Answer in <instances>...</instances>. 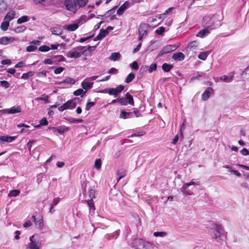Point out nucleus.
Listing matches in <instances>:
<instances>
[{"label":"nucleus","mask_w":249,"mask_h":249,"mask_svg":"<svg viewBox=\"0 0 249 249\" xmlns=\"http://www.w3.org/2000/svg\"><path fill=\"white\" fill-rule=\"evenodd\" d=\"M222 17L220 15L214 14L212 16H205L203 18L202 23L206 27H210L213 26L221 25L220 22Z\"/></svg>","instance_id":"1"},{"label":"nucleus","mask_w":249,"mask_h":249,"mask_svg":"<svg viewBox=\"0 0 249 249\" xmlns=\"http://www.w3.org/2000/svg\"><path fill=\"white\" fill-rule=\"evenodd\" d=\"M216 229L213 231V238L217 242H221L226 238L227 233L224 231L221 225H215Z\"/></svg>","instance_id":"2"},{"label":"nucleus","mask_w":249,"mask_h":249,"mask_svg":"<svg viewBox=\"0 0 249 249\" xmlns=\"http://www.w3.org/2000/svg\"><path fill=\"white\" fill-rule=\"evenodd\" d=\"M132 247L135 249H153L152 244L142 239H135L133 242Z\"/></svg>","instance_id":"3"},{"label":"nucleus","mask_w":249,"mask_h":249,"mask_svg":"<svg viewBox=\"0 0 249 249\" xmlns=\"http://www.w3.org/2000/svg\"><path fill=\"white\" fill-rule=\"evenodd\" d=\"M64 6L65 9L71 13L74 14L77 10V4L76 0H65Z\"/></svg>","instance_id":"4"},{"label":"nucleus","mask_w":249,"mask_h":249,"mask_svg":"<svg viewBox=\"0 0 249 249\" xmlns=\"http://www.w3.org/2000/svg\"><path fill=\"white\" fill-rule=\"evenodd\" d=\"M124 86L123 85H119L116 88H110L109 89H105L103 90L101 92L104 93H108L110 95H113L116 97L124 89Z\"/></svg>","instance_id":"5"},{"label":"nucleus","mask_w":249,"mask_h":249,"mask_svg":"<svg viewBox=\"0 0 249 249\" xmlns=\"http://www.w3.org/2000/svg\"><path fill=\"white\" fill-rule=\"evenodd\" d=\"M119 103L122 106H126L127 104L134 106L133 97L129 92H127L125 94L124 97L119 98Z\"/></svg>","instance_id":"6"},{"label":"nucleus","mask_w":249,"mask_h":249,"mask_svg":"<svg viewBox=\"0 0 249 249\" xmlns=\"http://www.w3.org/2000/svg\"><path fill=\"white\" fill-rule=\"evenodd\" d=\"M76 103L74 102L73 100H68L67 102L64 103L63 105L58 107V109L60 111H63L67 109H73L76 107Z\"/></svg>","instance_id":"7"},{"label":"nucleus","mask_w":249,"mask_h":249,"mask_svg":"<svg viewBox=\"0 0 249 249\" xmlns=\"http://www.w3.org/2000/svg\"><path fill=\"white\" fill-rule=\"evenodd\" d=\"M177 49L176 46L173 45H168L164 47L160 51L159 54V56H160L164 54L173 52Z\"/></svg>","instance_id":"8"},{"label":"nucleus","mask_w":249,"mask_h":249,"mask_svg":"<svg viewBox=\"0 0 249 249\" xmlns=\"http://www.w3.org/2000/svg\"><path fill=\"white\" fill-rule=\"evenodd\" d=\"M21 108L19 106L17 107H13L10 109H6L4 110H0V112H3V113L8 114H15L17 113L21 112Z\"/></svg>","instance_id":"9"},{"label":"nucleus","mask_w":249,"mask_h":249,"mask_svg":"<svg viewBox=\"0 0 249 249\" xmlns=\"http://www.w3.org/2000/svg\"><path fill=\"white\" fill-rule=\"evenodd\" d=\"M198 42L197 41L190 42L187 47V51L190 52H196L198 47Z\"/></svg>","instance_id":"10"},{"label":"nucleus","mask_w":249,"mask_h":249,"mask_svg":"<svg viewBox=\"0 0 249 249\" xmlns=\"http://www.w3.org/2000/svg\"><path fill=\"white\" fill-rule=\"evenodd\" d=\"M146 25L144 24H141L139 28V40H140L142 38L143 36L147 34V31L146 30Z\"/></svg>","instance_id":"11"},{"label":"nucleus","mask_w":249,"mask_h":249,"mask_svg":"<svg viewBox=\"0 0 249 249\" xmlns=\"http://www.w3.org/2000/svg\"><path fill=\"white\" fill-rule=\"evenodd\" d=\"M130 6V2L128 1H125L123 5H122L117 10V14L119 15H122L124 11L128 8Z\"/></svg>","instance_id":"12"},{"label":"nucleus","mask_w":249,"mask_h":249,"mask_svg":"<svg viewBox=\"0 0 249 249\" xmlns=\"http://www.w3.org/2000/svg\"><path fill=\"white\" fill-rule=\"evenodd\" d=\"M108 34V31L105 29H101L100 33L93 39L94 41L100 40Z\"/></svg>","instance_id":"13"},{"label":"nucleus","mask_w":249,"mask_h":249,"mask_svg":"<svg viewBox=\"0 0 249 249\" xmlns=\"http://www.w3.org/2000/svg\"><path fill=\"white\" fill-rule=\"evenodd\" d=\"M185 58L184 54L181 52L175 53L172 56V58L176 61H182Z\"/></svg>","instance_id":"14"},{"label":"nucleus","mask_w":249,"mask_h":249,"mask_svg":"<svg viewBox=\"0 0 249 249\" xmlns=\"http://www.w3.org/2000/svg\"><path fill=\"white\" fill-rule=\"evenodd\" d=\"M16 137L2 136L0 137V141L2 142H10L15 140Z\"/></svg>","instance_id":"15"},{"label":"nucleus","mask_w":249,"mask_h":249,"mask_svg":"<svg viewBox=\"0 0 249 249\" xmlns=\"http://www.w3.org/2000/svg\"><path fill=\"white\" fill-rule=\"evenodd\" d=\"M15 15H16V13L13 11L9 12L7 13L6 15L5 16L4 20L8 21L9 22L10 21H11L14 18Z\"/></svg>","instance_id":"16"},{"label":"nucleus","mask_w":249,"mask_h":249,"mask_svg":"<svg viewBox=\"0 0 249 249\" xmlns=\"http://www.w3.org/2000/svg\"><path fill=\"white\" fill-rule=\"evenodd\" d=\"M36 226L40 230H42L44 227L43 220L42 217L38 218V220L35 222Z\"/></svg>","instance_id":"17"},{"label":"nucleus","mask_w":249,"mask_h":249,"mask_svg":"<svg viewBox=\"0 0 249 249\" xmlns=\"http://www.w3.org/2000/svg\"><path fill=\"white\" fill-rule=\"evenodd\" d=\"M93 84V82H89L85 81V80L83 81L82 83V87L85 90L91 89L92 87Z\"/></svg>","instance_id":"18"},{"label":"nucleus","mask_w":249,"mask_h":249,"mask_svg":"<svg viewBox=\"0 0 249 249\" xmlns=\"http://www.w3.org/2000/svg\"><path fill=\"white\" fill-rule=\"evenodd\" d=\"M126 174V171L124 169H121L118 170L117 172V175L119 176V178L117 179V182L124 177Z\"/></svg>","instance_id":"19"},{"label":"nucleus","mask_w":249,"mask_h":249,"mask_svg":"<svg viewBox=\"0 0 249 249\" xmlns=\"http://www.w3.org/2000/svg\"><path fill=\"white\" fill-rule=\"evenodd\" d=\"M173 68V66L172 65L166 63H163L162 65V69L165 72L169 71Z\"/></svg>","instance_id":"20"},{"label":"nucleus","mask_w":249,"mask_h":249,"mask_svg":"<svg viewBox=\"0 0 249 249\" xmlns=\"http://www.w3.org/2000/svg\"><path fill=\"white\" fill-rule=\"evenodd\" d=\"M51 32L55 35H61L63 33V31L57 27H53L51 28Z\"/></svg>","instance_id":"21"},{"label":"nucleus","mask_w":249,"mask_h":249,"mask_svg":"<svg viewBox=\"0 0 249 249\" xmlns=\"http://www.w3.org/2000/svg\"><path fill=\"white\" fill-rule=\"evenodd\" d=\"M121 55L119 53H113L109 57V59L113 61H117L120 59Z\"/></svg>","instance_id":"22"},{"label":"nucleus","mask_w":249,"mask_h":249,"mask_svg":"<svg viewBox=\"0 0 249 249\" xmlns=\"http://www.w3.org/2000/svg\"><path fill=\"white\" fill-rule=\"evenodd\" d=\"M81 56V53L78 52H72L68 53L67 56L70 58H77Z\"/></svg>","instance_id":"23"},{"label":"nucleus","mask_w":249,"mask_h":249,"mask_svg":"<svg viewBox=\"0 0 249 249\" xmlns=\"http://www.w3.org/2000/svg\"><path fill=\"white\" fill-rule=\"evenodd\" d=\"M35 74V72L33 71H29L27 72L24 73L22 74L21 78L23 79H27L30 77L34 76Z\"/></svg>","instance_id":"24"},{"label":"nucleus","mask_w":249,"mask_h":249,"mask_svg":"<svg viewBox=\"0 0 249 249\" xmlns=\"http://www.w3.org/2000/svg\"><path fill=\"white\" fill-rule=\"evenodd\" d=\"M79 27V24L77 23H73L70 24L68 26L67 29L71 32H73L75 31Z\"/></svg>","instance_id":"25"},{"label":"nucleus","mask_w":249,"mask_h":249,"mask_svg":"<svg viewBox=\"0 0 249 249\" xmlns=\"http://www.w3.org/2000/svg\"><path fill=\"white\" fill-rule=\"evenodd\" d=\"M9 25V22L8 21L4 20L1 24L0 29L3 31H7Z\"/></svg>","instance_id":"26"},{"label":"nucleus","mask_w":249,"mask_h":249,"mask_svg":"<svg viewBox=\"0 0 249 249\" xmlns=\"http://www.w3.org/2000/svg\"><path fill=\"white\" fill-rule=\"evenodd\" d=\"M131 114V112H126L124 111V110H122L121 111V113L120 114V117L121 118L126 119H127L129 115Z\"/></svg>","instance_id":"27"},{"label":"nucleus","mask_w":249,"mask_h":249,"mask_svg":"<svg viewBox=\"0 0 249 249\" xmlns=\"http://www.w3.org/2000/svg\"><path fill=\"white\" fill-rule=\"evenodd\" d=\"M233 75H231L230 77H228L226 75H223L221 76L219 78L221 80L225 82H231L232 81Z\"/></svg>","instance_id":"28"},{"label":"nucleus","mask_w":249,"mask_h":249,"mask_svg":"<svg viewBox=\"0 0 249 249\" xmlns=\"http://www.w3.org/2000/svg\"><path fill=\"white\" fill-rule=\"evenodd\" d=\"M75 83V80L71 77H68L63 81L61 82L60 84H74Z\"/></svg>","instance_id":"29"},{"label":"nucleus","mask_w":249,"mask_h":249,"mask_svg":"<svg viewBox=\"0 0 249 249\" xmlns=\"http://www.w3.org/2000/svg\"><path fill=\"white\" fill-rule=\"evenodd\" d=\"M29 20L28 17L27 16H23L21 17L18 18L17 20V23L18 24H21L22 23L27 22Z\"/></svg>","instance_id":"30"},{"label":"nucleus","mask_w":249,"mask_h":249,"mask_svg":"<svg viewBox=\"0 0 249 249\" xmlns=\"http://www.w3.org/2000/svg\"><path fill=\"white\" fill-rule=\"evenodd\" d=\"M86 92V91H84L83 89H79L73 92V94L75 96L81 95V97H83Z\"/></svg>","instance_id":"31"},{"label":"nucleus","mask_w":249,"mask_h":249,"mask_svg":"<svg viewBox=\"0 0 249 249\" xmlns=\"http://www.w3.org/2000/svg\"><path fill=\"white\" fill-rule=\"evenodd\" d=\"M134 223L136 227L140 226L142 224L141 219L138 215H136L134 217Z\"/></svg>","instance_id":"32"},{"label":"nucleus","mask_w":249,"mask_h":249,"mask_svg":"<svg viewBox=\"0 0 249 249\" xmlns=\"http://www.w3.org/2000/svg\"><path fill=\"white\" fill-rule=\"evenodd\" d=\"M89 0H76L77 5L80 7H83L86 6Z\"/></svg>","instance_id":"33"},{"label":"nucleus","mask_w":249,"mask_h":249,"mask_svg":"<svg viewBox=\"0 0 249 249\" xmlns=\"http://www.w3.org/2000/svg\"><path fill=\"white\" fill-rule=\"evenodd\" d=\"M6 8V3L3 0H0V12L5 11Z\"/></svg>","instance_id":"34"},{"label":"nucleus","mask_w":249,"mask_h":249,"mask_svg":"<svg viewBox=\"0 0 249 249\" xmlns=\"http://www.w3.org/2000/svg\"><path fill=\"white\" fill-rule=\"evenodd\" d=\"M118 235H119V232L118 231H116L115 232V233L113 235L109 234H106L105 235V238L107 240H111V239H113L114 238H116L118 237Z\"/></svg>","instance_id":"35"},{"label":"nucleus","mask_w":249,"mask_h":249,"mask_svg":"<svg viewBox=\"0 0 249 249\" xmlns=\"http://www.w3.org/2000/svg\"><path fill=\"white\" fill-rule=\"evenodd\" d=\"M210 33V32L206 29H204L202 30H201L197 35V36H200V37H202L205 35H207Z\"/></svg>","instance_id":"36"},{"label":"nucleus","mask_w":249,"mask_h":249,"mask_svg":"<svg viewBox=\"0 0 249 249\" xmlns=\"http://www.w3.org/2000/svg\"><path fill=\"white\" fill-rule=\"evenodd\" d=\"M20 193V191L19 190H13L10 191L9 194L8 196H9L12 197V196H18Z\"/></svg>","instance_id":"37"},{"label":"nucleus","mask_w":249,"mask_h":249,"mask_svg":"<svg viewBox=\"0 0 249 249\" xmlns=\"http://www.w3.org/2000/svg\"><path fill=\"white\" fill-rule=\"evenodd\" d=\"M210 96V92L207 90H205L202 95V98L204 101L207 100Z\"/></svg>","instance_id":"38"},{"label":"nucleus","mask_w":249,"mask_h":249,"mask_svg":"<svg viewBox=\"0 0 249 249\" xmlns=\"http://www.w3.org/2000/svg\"><path fill=\"white\" fill-rule=\"evenodd\" d=\"M135 78V74L133 73H130L127 76L125 79V82L126 83H129L131 82Z\"/></svg>","instance_id":"39"},{"label":"nucleus","mask_w":249,"mask_h":249,"mask_svg":"<svg viewBox=\"0 0 249 249\" xmlns=\"http://www.w3.org/2000/svg\"><path fill=\"white\" fill-rule=\"evenodd\" d=\"M208 56V53L207 52H201L198 55V58L202 60H205L206 59Z\"/></svg>","instance_id":"40"},{"label":"nucleus","mask_w":249,"mask_h":249,"mask_svg":"<svg viewBox=\"0 0 249 249\" xmlns=\"http://www.w3.org/2000/svg\"><path fill=\"white\" fill-rule=\"evenodd\" d=\"M49 97L48 96V95H46V96H45L44 97H37L36 99V100L37 101H44V103L45 104H47V103H48L49 102Z\"/></svg>","instance_id":"41"},{"label":"nucleus","mask_w":249,"mask_h":249,"mask_svg":"<svg viewBox=\"0 0 249 249\" xmlns=\"http://www.w3.org/2000/svg\"><path fill=\"white\" fill-rule=\"evenodd\" d=\"M26 29V26H25L24 25H21V26L17 27L15 29V31L16 33H21V32L24 31Z\"/></svg>","instance_id":"42"},{"label":"nucleus","mask_w":249,"mask_h":249,"mask_svg":"<svg viewBox=\"0 0 249 249\" xmlns=\"http://www.w3.org/2000/svg\"><path fill=\"white\" fill-rule=\"evenodd\" d=\"M49 128L52 129L54 130V132L57 131L59 134H63L65 131L64 128L62 127H59L58 128L53 127Z\"/></svg>","instance_id":"43"},{"label":"nucleus","mask_w":249,"mask_h":249,"mask_svg":"<svg viewBox=\"0 0 249 249\" xmlns=\"http://www.w3.org/2000/svg\"><path fill=\"white\" fill-rule=\"evenodd\" d=\"M68 121L72 123H80L83 122V120L81 119H75L74 118H69Z\"/></svg>","instance_id":"44"},{"label":"nucleus","mask_w":249,"mask_h":249,"mask_svg":"<svg viewBox=\"0 0 249 249\" xmlns=\"http://www.w3.org/2000/svg\"><path fill=\"white\" fill-rule=\"evenodd\" d=\"M50 50V48L47 45H42L39 47L38 50L40 52H48Z\"/></svg>","instance_id":"45"},{"label":"nucleus","mask_w":249,"mask_h":249,"mask_svg":"<svg viewBox=\"0 0 249 249\" xmlns=\"http://www.w3.org/2000/svg\"><path fill=\"white\" fill-rule=\"evenodd\" d=\"M102 161L101 160L99 159H97L95 161L94 166L97 169H100L101 167Z\"/></svg>","instance_id":"46"},{"label":"nucleus","mask_w":249,"mask_h":249,"mask_svg":"<svg viewBox=\"0 0 249 249\" xmlns=\"http://www.w3.org/2000/svg\"><path fill=\"white\" fill-rule=\"evenodd\" d=\"M117 6H114L113 8H112V9L108 10L106 14H105V16L106 17H109L111 15H113L115 12V10H116V8Z\"/></svg>","instance_id":"47"},{"label":"nucleus","mask_w":249,"mask_h":249,"mask_svg":"<svg viewBox=\"0 0 249 249\" xmlns=\"http://www.w3.org/2000/svg\"><path fill=\"white\" fill-rule=\"evenodd\" d=\"M96 104V101L95 102H88L86 105V109L87 110H89L91 107L94 106Z\"/></svg>","instance_id":"48"},{"label":"nucleus","mask_w":249,"mask_h":249,"mask_svg":"<svg viewBox=\"0 0 249 249\" xmlns=\"http://www.w3.org/2000/svg\"><path fill=\"white\" fill-rule=\"evenodd\" d=\"M28 248L29 249H39V247L37 245L36 242L30 243L29 244Z\"/></svg>","instance_id":"49"},{"label":"nucleus","mask_w":249,"mask_h":249,"mask_svg":"<svg viewBox=\"0 0 249 249\" xmlns=\"http://www.w3.org/2000/svg\"><path fill=\"white\" fill-rule=\"evenodd\" d=\"M89 196L90 197V199H93V198H95V192L94 190L90 188L89 190Z\"/></svg>","instance_id":"50"},{"label":"nucleus","mask_w":249,"mask_h":249,"mask_svg":"<svg viewBox=\"0 0 249 249\" xmlns=\"http://www.w3.org/2000/svg\"><path fill=\"white\" fill-rule=\"evenodd\" d=\"M87 20V17L86 15L81 16L80 18L78 20V23L79 24L80 23H82L83 22H86Z\"/></svg>","instance_id":"51"},{"label":"nucleus","mask_w":249,"mask_h":249,"mask_svg":"<svg viewBox=\"0 0 249 249\" xmlns=\"http://www.w3.org/2000/svg\"><path fill=\"white\" fill-rule=\"evenodd\" d=\"M166 234H167L166 232H162V231L155 232L153 234L154 236L155 237H158V236L163 237V236H165Z\"/></svg>","instance_id":"52"},{"label":"nucleus","mask_w":249,"mask_h":249,"mask_svg":"<svg viewBox=\"0 0 249 249\" xmlns=\"http://www.w3.org/2000/svg\"><path fill=\"white\" fill-rule=\"evenodd\" d=\"M88 206L90 209H93V210L95 209V207L93 203V199H90L89 200H87Z\"/></svg>","instance_id":"53"},{"label":"nucleus","mask_w":249,"mask_h":249,"mask_svg":"<svg viewBox=\"0 0 249 249\" xmlns=\"http://www.w3.org/2000/svg\"><path fill=\"white\" fill-rule=\"evenodd\" d=\"M157 65L156 63H154V64H151L148 69V71L150 73H151L152 71H156L157 69Z\"/></svg>","instance_id":"54"},{"label":"nucleus","mask_w":249,"mask_h":249,"mask_svg":"<svg viewBox=\"0 0 249 249\" xmlns=\"http://www.w3.org/2000/svg\"><path fill=\"white\" fill-rule=\"evenodd\" d=\"M0 84L1 86L6 89L10 87L9 83L6 81H0Z\"/></svg>","instance_id":"55"},{"label":"nucleus","mask_w":249,"mask_h":249,"mask_svg":"<svg viewBox=\"0 0 249 249\" xmlns=\"http://www.w3.org/2000/svg\"><path fill=\"white\" fill-rule=\"evenodd\" d=\"M165 32V28L163 27H160L157 29L155 32L159 35H161Z\"/></svg>","instance_id":"56"},{"label":"nucleus","mask_w":249,"mask_h":249,"mask_svg":"<svg viewBox=\"0 0 249 249\" xmlns=\"http://www.w3.org/2000/svg\"><path fill=\"white\" fill-rule=\"evenodd\" d=\"M64 68L62 67H59L56 68L54 71V73L55 74H59V73H61L64 71Z\"/></svg>","instance_id":"57"},{"label":"nucleus","mask_w":249,"mask_h":249,"mask_svg":"<svg viewBox=\"0 0 249 249\" xmlns=\"http://www.w3.org/2000/svg\"><path fill=\"white\" fill-rule=\"evenodd\" d=\"M37 49V47L36 46L30 45L26 48V51L28 52H31Z\"/></svg>","instance_id":"58"},{"label":"nucleus","mask_w":249,"mask_h":249,"mask_svg":"<svg viewBox=\"0 0 249 249\" xmlns=\"http://www.w3.org/2000/svg\"><path fill=\"white\" fill-rule=\"evenodd\" d=\"M145 134V132L144 131H141L139 132H137L134 134H133L131 135V137H139V136H142Z\"/></svg>","instance_id":"59"},{"label":"nucleus","mask_w":249,"mask_h":249,"mask_svg":"<svg viewBox=\"0 0 249 249\" xmlns=\"http://www.w3.org/2000/svg\"><path fill=\"white\" fill-rule=\"evenodd\" d=\"M130 66L131 69L133 70H138L139 69L138 63L136 61H133Z\"/></svg>","instance_id":"60"},{"label":"nucleus","mask_w":249,"mask_h":249,"mask_svg":"<svg viewBox=\"0 0 249 249\" xmlns=\"http://www.w3.org/2000/svg\"><path fill=\"white\" fill-rule=\"evenodd\" d=\"M39 123L40 125H47L48 124V122L46 118H43L40 120Z\"/></svg>","instance_id":"61"},{"label":"nucleus","mask_w":249,"mask_h":249,"mask_svg":"<svg viewBox=\"0 0 249 249\" xmlns=\"http://www.w3.org/2000/svg\"><path fill=\"white\" fill-rule=\"evenodd\" d=\"M196 184V183H195V182H194L193 180H192L191 182H189V183H185V184L183 185V187H182V189H187V188L188 186H190V185H194V184Z\"/></svg>","instance_id":"62"},{"label":"nucleus","mask_w":249,"mask_h":249,"mask_svg":"<svg viewBox=\"0 0 249 249\" xmlns=\"http://www.w3.org/2000/svg\"><path fill=\"white\" fill-rule=\"evenodd\" d=\"M7 40V37H2L0 38V44H7L8 43Z\"/></svg>","instance_id":"63"},{"label":"nucleus","mask_w":249,"mask_h":249,"mask_svg":"<svg viewBox=\"0 0 249 249\" xmlns=\"http://www.w3.org/2000/svg\"><path fill=\"white\" fill-rule=\"evenodd\" d=\"M241 154L244 156L249 155V151L246 148H243L240 151Z\"/></svg>","instance_id":"64"}]
</instances>
